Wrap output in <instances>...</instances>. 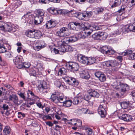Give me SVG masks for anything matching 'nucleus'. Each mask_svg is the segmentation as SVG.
Wrapping results in <instances>:
<instances>
[{
	"label": "nucleus",
	"instance_id": "5701e85b",
	"mask_svg": "<svg viewBox=\"0 0 135 135\" xmlns=\"http://www.w3.org/2000/svg\"><path fill=\"white\" fill-rule=\"evenodd\" d=\"M58 94L57 93L55 92L53 93L51 95L50 99L53 102L56 103H57V100Z\"/></svg>",
	"mask_w": 135,
	"mask_h": 135
},
{
	"label": "nucleus",
	"instance_id": "4d7b16f0",
	"mask_svg": "<svg viewBox=\"0 0 135 135\" xmlns=\"http://www.w3.org/2000/svg\"><path fill=\"white\" fill-rule=\"evenodd\" d=\"M135 4V2L134 0H132L131 2L128 3L127 6L129 7H131Z\"/></svg>",
	"mask_w": 135,
	"mask_h": 135
},
{
	"label": "nucleus",
	"instance_id": "f257e3e1",
	"mask_svg": "<svg viewBox=\"0 0 135 135\" xmlns=\"http://www.w3.org/2000/svg\"><path fill=\"white\" fill-rule=\"evenodd\" d=\"M114 88L118 89L119 93L122 95H124L129 89V86L127 84L121 82H119L118 84L116 81L114 82L113 85Z\"/></svg>",
	"mask_w": 135,
	"mask_h": 135
},
{
	"label": "nucleus",
	"instance_id": "864d4df0",
	"mask_svg": "<svg viewBox=\"0 0 135 135\" xmlns=\"http://www.w3.org/2000/svg\"><path fill=\"white\" fill-rule=\"evenodd\" d=\"M91 96L90 94L88 93V94H85L84 97V99L86 101H88L91 98Z\"/></svg>",
	"mask_w": 135,
	"mask_h": 135
},
{
	"label": "nucleus",
	"instance_id": "2f4dec72",
	"mask_svg": "<svg viewBox=\"0 0 135 135\" xmlns=\"http://www.w3.org/2000/svg\"><path fill=\"white\" fill-rule=\"evenodd\" d=\"M11 131V128L8 126H6L3 130V132L6 135H8L9 134Z\"/></svg>",
	"mask_w": 135,
	"mask_h": 135
},
{
	"label": "nucleus",
	"instance_id": "79ce46f5",
	"mask_svg": "<svg viewBox=\"0 0 135 135\" xmlns=\"http://www.w3.org/2000/svg\"><path fill=\"white\" fill-rule=\"evenodd\" d=\"M41 36V32L39 31L35 30V38H38Z\"/></svg>",
	"mask_w": 135,
	"mask_h": 135
},
{
	"label": "nucleus",
	"instance_id": "20e7f679",
	"mask_svg": "<svg viewBox=\"0 0 135 135\" xmlns=\"http://www.w3.org/2000/svg\"><path fill=\"white\" fill-rule=\"evenodd\" d=\"M50 89L49 86L44 81L39 85L38 91L42 94L46 93L48 92V90Z\"/></svg>",
	"mask_w": 135,
	"mask_h": 135
},
{
	"label": "nucleus",
	"instance_id": "7c9ffc66",
	"mask_svg": "<svg viewBox=\"0 0 135 135\" xmlns=\"http://www.w3.org/2000/svg\"><path fill=\"white\" fill-rule=\"evenodd\" d=\"M64 99V96L62 94H58L57 103H60L63 104Z\"/></svg>",
	"mask_w": 135,
	"mask_h": 135
},
{
	"label": "nucleus",
	"instance_id": "2eb2a0df",
	"mask_svg": "<svg viewBox=\"0 0 135 135\" xmlns=\"http://www.w3.org/2000/svg\"><path fill=\"white\" fill-rule=\"evenodd\" d=\"M66 82L72 85L77 86L79 84L78 81L74 78L69 77V79L66 80Z\"/></svg>",
	"mask_w": 135,
	"mask_h": 135
},
{
	"label": "nucleus",
	"instance_id": "412c9836",
	"mask_svg": "<svg viewBox=\"0 0 135 135\" xmlns=\"http://www.w3.org/2000/svg\"><path fill=\"white\" fill-rule=\"evenodd\" d=\"M106 8L103 7H97L94 11L96 15H99L105 11Z\"/></svg>",
	"mask_w": 135,
	"mask_h": 135
},
{
	"label": "nucleus",
	"instance_id": "3c124183",
	"mask_svg": "<svg viewBox=\"0 0 135 135\" xmlns=\"http://www.w3.org/2000/svg\"><path fill=\"white\" fill-rule=\"evenodd\" d=\"M31 64L29 62H23V68H27L28 69V68L30 66Z\"/></svg>",
	"mask_w": 135,
	"mask_h": 135
},
{
	"label": "nucleus",
	"instance_id": "603ef678",
	"mask_svg": "<svg viewBox=\"0 0 135 135\" xmlns=\"http://www.w3.org/2000/svg\"><path fill=\"white\" fill-rule=\"evenodd\" d=\"M111 15L109 13H106L104 16V18L106 20L111 18Z\"/></svg>",
	"mask_w": 135,
	"mask_h": 135
},
{
	"label": "nucleus",
	"instance_id": "f3484780",
	"mask_svg": "<svg viewBox=\"0 0 135 135\" xmlns=\"http://www.w3.org/2000/svg\"><path fill=\"white\" fill-rule=\"evenodd\" d=\"M119 118L122 119L125 121L129 122L131 121L132 119L131 115L127 114H124L121 116L119 117Z\"/></svg>",
	"mask_w": 135,
	"mask_h": 135
},
{
	"label": "nucleus",
	"instance_id": "052dcab7",
	"mask_svg": "<svg viewBox=\"0 0 135 135\" xmlns=\"http://www.w3.org/2000/svg\"><path fill=\"white\" fill-rule=\"evenodd\" d=\"M36 71L35 73V74H36L35 76L38 77V76L41 75V73L39 71L38 69H36Z\"/></svg>",
	"mask_w": 135,
	"mask_h": 135
},
{
	"label": "nucleus",
	"instance_id": "ddd939ff",
	"mask_svg": "<svg viewBox=\"0 0 135 135\" xmlns=\"http://www.w3.org/2000/svg\"><path fill=\"white\" fill-rule=\"evenodd\" d=\"M5 45L8 48V50H10L11 49L10 45L8 43H4L3 44H1L0 45V53H3L6 52L7 50Z\"/></svg>",
	"mask_w": 135,
	"mask_h": 135
},
{
	"label": "nucleus",
	"instance_id": "37998d69",
	"mask_svg": "<svg viewBox=\"0 0 135 135\" xmlns=\"http://www.w3.org/2000/svg\"><path fill=\"white\" fill-rule=\"evenodd\" d=\"M130 103L129 102H124L122 103L121 105L124 108L126 109L127 108L129 105Z\"/></svg>",
	"mask_w": 135,
	"mask_h": 135
},
{
	"label": "nucleus",
	"instance_id": "a878e982",
	"mask_svg": "<svg viewBox=\"0 0 135 135\" xmlns=\"http://www.w3.org/2000/svg\"><path fill=\"white\" fill-rule=\"evenodd\" d=\"M96 58L93 57H87V65H91L95 63L96 61Z\"/></svg>",
	"mask_w": 135,
	"mask_h": 135
},
{
	"label": "nucleus",
	"instance_id": "c85d7f7f",
	"mask_svg": "<svg viewBox=\"0 0 135 135\" xmlns=\"http://www.w3.org/2000/svg\"><path fill=\"white\" fill-rule=\"evenodd\" d=\"M35 30H29L26 32V35L28 37L31 38L35 37Z\"/></svg>",
	"mask_w": 135,
	"mask_h": 135
},
{
	"label": "nucleus",
	"instance_id": "338daca9",
	"mask_svg": "<svg viewBox=\"0 0 135 135\" xmlns=\"http://www.w3.org/2000/svg\"><path fill=\"white\" fill-rule=\"evenodd\" d=\"M126 7H124V6H122L121 7V8L118 11V12L119 13L124 12L125 9Z\"/></svg>",
	"mask_w": 135,
	"mask_h": 135
},
{
	"label": "nucleus",
	"instance_id": "39448f33",
	"mask_svg": "<svg viewBox=\"0 0 135 135\" xmlns=\"http://www.w3.org/2000/svg\"><path fill=\"white\" fill-rule=\"evenodd\" d=\"M101 103L102 104L99 106L98 111L102 117H104L107 114V107L106 104L104 103L103 104L102 103Z\"/></svg>",
	"mask_w": 135,
	"mask_h": 135
},
{
	"label": "nucleus",
	"instance_id": "72a5a7b5",
	"mask_svg": "<svg viewBox=\"0 0 135 135\" xmlns=\"http://www.w3.org/2000/svg\"><path fill=\"white\" fill-rule=\"evenodd\" d=\"M66 70L64 68L59 69V70L58 75L59 76H62L66 74Z\"/></svg>",
	"mask_w": 135,
	"mask_h": 135
},
{
	"label": "nucleus",
	"instance_id": "49530a36",
	"mask_svg": "<svg viewBox=\"0 0 135 135\" xmlns=\"http://www.w3.org/2000/svg\"><path fill=\"white\" fill-rule=\"evenodd\" d=\"M87 134L88 135H94V132L92 129L90 128H87L86 129Z\"/></svg>",
	"mask_w": 135,
	"mask_h": 135
},
{
	"label": "nucleus",
	"instance_id": "c9c22d12",
	"mask_svg": "<svg viewBox=\"0 0 135 135\" xmlns=\"http://www.w3.org/2000/svg\"><path fill=\"white\" fill-rule=\"evenodd\" d=\"M82 101L80 97H76L74 98L73 103L74 104H78L81 103Z\"/></svg>",
	"mask_w": 135,
	"mask_h": 135
},
{
	"label": "nucleus",
	"instance_id": "6e6d98bb",
	"mask_svg": "<svg viewBox=\"0 0 135 135\" xmlns=\"http://www.w3.org/2000/svg\"><path fill=\"white\" fill-rule=\"evenodd\" d=\"M133 24H130L128 25V28L130 31H134L135 30Z\"/></svg>",
	"mask_w": 135,
	"mask_h": 135
},
{
	"label": "nucleus",
	"instance_id": "473e14b6",
	"mask_svg": "<svg viewBox=\"0 0 135 135\" xmlns=\"http://www.w3.org/2000/svg\"><path fill=\"white\" fill-rule=\"evenodd\" d=\"M88 25H86V26H88ZM85 27L86 26H85L83 28L84 29V30L85 31L84 33H85V34L87 36H88L90 35V34L93 31L91 29H90V28L85 29Z\"/></svg>",
	"mask_w": 135,
	"mask_h": 135
},
{
	"label": "nucleus",
	"instance_id": "bb28decb",
	"mask_svg": "<svg viewBox=\"0 0 135 135\" xmlns=\"http://www.w3.org/2000/svg\"><path fill=\"white\" fill-rule=\"evenodd\" d=\"M74 24V25L80 28H83L85 26L88 25V22L85 23L84 24L81 22H79L78 21H76L75 22H73Z\"/></svg>",
	"mask_w": 135,
	"mask_h": 135
},
{
	"label": "nucleus",
	"instance_id": "9b49d317",
	"mask_svg": "<svg viewBox=\"0 0 135 135\" xmlns=\"http://www.w3.org/2000/svg\"><path fill=\"white\" fill-rule=\"evenodd\" d=\"M105 64L107 67H114L119 65V63L115 60L107 61L105 62Z\"/></svg>",
	"mask_w": 135,
	"mask_h": 135
},
{
	"label": "nucleus",
	"instance_id": "13d9d810",
	"mask_svg": "<svg viewBox=\"0 0 135 135\" xmlns=\"http://www.w3.org/2000/svg\"><path fill=\"white\" fill-rule=\"evenodd\" d=\"M74 24L73 22L70 23L68 25V26L69 28L74 29L75 28Z\"/></svg>",
	"mask_w": 135,
	"mask_h": 135
},
{
	"label": "nucleus",
	"instance_id": "a18cd8bd",
	"mask_svg": "<svg viewBox=\"0 0 135 135\" xmlns=\"http://www.w3.org/2000/svg\"><path fill=\"white\" fill-rule=\"evenodd\" d=\"M76 123H74V125L77 127H79L82 125V122L81 120L79 119H76Z\"/></svg>",
	"mask_w": 135,
	"mask_h": 135
},
{
	"label": "nucleus",
	"instance_id": "ea45409f",
	"mask_svg": "<svg viewBox=\"0 0 135 135\" xmlns=\"http://www.w3.org/2000/svg\"><path fill=\"white\" fill-rule=\"evenodd\" d=\"M49 11L52 14L56 15L59 13L58 10L57 8L51 7L49 9Z\"/></svg>",
	"mask_w": 135,
	"mask_h": 135
},
{
	"label": "nucleus",
	"instance_id": "680f3d73",
	"mask_svg": "<svg viewBox=\"0 0 135 135\" xmlns=\"http://www.w3.org/2000/svg\"><path fill=\"white\" fill-rule=\"evenodd\" d=\"M123 53H124V56L127 55L129 56V55L132 53V51L131 50H127L126 52H124Z\"/></svg>",
	"mask_w": 135,
	"mask_h": 135
},
{
	"label": "nucleus",
	"instance_id": "0e129e2a",
	"mask_svg": "<svg viewBox=\"0 0 135 135\" xmlns=\"http://www.w3.org/2000/svg\"><path fill=\"white\" fill-rule=\"evenodd\" d=\"M30 98L31 99L30 100H32L33 101H36L37 100V99H39V98L38 96L34 95L32 96V98Z\"/></svg>",
	"mask_w": 135,
	"mask_h": 135
},
{
	"label": "nucleus",
	"instance_id": "58836bf2",
	"mask_svg": "<svg viewBox=\"0 0 135 135\" xmlns=\"http://www.w3.org/2000/svg\"><path fill=\"white\" fill-rule=\"evenodd\" d=\"M71 103L72 101L70 100H68L65 101L64 100L62 105L64 106L69 107L71 106Z\"/></svg>",
	"mask_w": 135,
	"mask_h": 135
},
{
	"label": "nucleus",
	"instance_id": "6e6552de",
	"mask_svg": "<svg viewBox=\"0 0 135 135\" xmlns=\"http://www.w3.org/2000/svg\"><path fill=\"white\" fill-rule=\"evenodd\" d=\"M13 60L16 67L20 69L23 68V62L22 61L21 59H20L19 57L17 56L15 57Z\"/></svg>",
	"mask_w": 135,
	"mask_h": 135
},
{
	"label": "nucleus",
	"instance_id": "f8f14e48",
	"mask_svg": "<svg viewBox=\"0 0 135 135\" xmlns=\"http://www.w3.org/2000/svg\"><path fill=\"white\" fill-rule=\"evenodd\" d=\"M13 25L9 23L5 24V31L9 32H14L16 31V29L13 27Z\"/></svg>",
	"mask_w": 135,
	"mask_h": 135
},
{
	"label": "nucleus",
	"instance_id": "1a4fd4ad",
	"mask_svg": "<svg viewBox=\"0 0 135 135\" xmlns=\"http://www.w3.org/2000/svg\"><path fill=\"white\" fill-rule=\"evenodd\" d=\"M93 15V12L91 11L85 12L83 13H78V16L79 18H81L82 20H84V18L90 17Z\"/></svg>",
	"mask_w": 135,
	"mask_h": 135
},
{
	"label": "nucleus",
	"instance_id": "5fc2aeb1",
	"mask_svg": "<svg viewBox=\"0 0 135 135\" xmlns=\"http://www.w3.org/2000/svg\"><path fill=\"white\" fill-rule=\"evenodd\" d=\"M55 85L57 87L60 88L61 87H63V85L61 84V83L60 81H57L55 83Z\"/></svg>",
	"mask_w": 135,
	"mask_h": 135
},
{
	"label": "nucleus",
	"instance_id": "4c0bfd02",
	"mask_svg": "<svg viewBox=\"0 0 135 135\" xmlns=\"http://www.w3.org/2000/svg\"><path fill=\"white\" fill-rule=\"evenodd\" d=\"M78 38L75 35L70 37L66 41H68V42H73L77 41Z\"/></svg>",
	"mask_w": 135,
	"mask_h": 135
},
{
	"label": "nucleus",
	"instance_id": "e2e57ef3",
	"mask_svg": "<svg viewBox=\"0 0 135 135\" xmlns=\"http://www.w3.org/2000/svg\"><path fill=\"white\" fill-rule=\"evenodd\" d=\"M6 23H4L3 22H0V28L1 30H5V24Z\"/></svg>",
	"mask_w": 135,
	"mask_h": 135
},
{
	"label": "nucleus",
	"instance_id": "f704fd0d",
	"mask_svg": "<svg viewBox=\"0 0 135 135\" xmlns=\"http://www.w3.org/2000/svg\"><path fill=\"white\" fill-rule=\"evenodd\" d=\"M6 52L4 57L6 59H9L13 57V53L11 52L8 51L7 52Z\"/></svg>",
	"mask_w": 135,
	"mask_h": 135
},
{
	"label": "nucleus",
	"instance_id": "de8ad7c7",
	"mask_svg": "<svg viewBox=\"0 0 135 135\" xmlns=\"http://www.w3.org/2000/svg\"><path fill=\"white\" fill-rule=\"evenodd\" d=\"M81 110L85 114H90V111L89 109L86 108H82Z\"/></svg>",
	"mask_w": 135,
	"mask_h": 135
},
{
	"label": "nucleus",
	"instance_id": "423d86ee",
	"mask_svg": "<svg viewBox=\"0 0 135 135\" xmlns=\"http://www.w3.org/2000/svg\"><path fill=\"white\" fill-rule=\"evenodd\" d=\"M70 33L68 29L66 27H63L57 31L56 34L59 37H64L69 35Z\"/></svg>",
	"mask_w": 135,
	"mask_h": 135
},
{
	"label": "nucleus",
	"instance_id": "a211bd4d",
	"mask_svg": "<svg viewBox=\"0 0 135 135\" xmlns=\"http://www.w3.org/2000/svg\"><path fill=\"white\" fill-rule=\"evenodd\" d=\"M81 78L86 79H89L90 77L88 72L86 70H83L80 73Z\"/></svg>",
	"mask_w": 135,
	"mask_h": 135
},
{
	"label": "nucleus",
	"instance_id": "bf43d9fd",
	"mask_svg": "<svg viewBox=\"0 0 135 135\" xmlns=\"http://www.w3.org/2000/svg\"><path fill=\"white\" fill-rule=\"evenodd\" d=\"M128 59L130 60L135 59V54L132 53L129 55Z\"/></svg>",
	"mask_w": 135,
	"mask_h": 135
},
{
	"label": "nucleus",
	"instance_id": "cd10ccee",
	"mask_svg": "<svg viewBox=\"0 0 135 135\" xmlns=\"http://www.w3.org/2000/svg\"><path fill=\"white\" fill-rule=\"evenodd\" d=\"M43 20V17H42L36 16L34 18V23L35 25H38L42 22Z\"/></svg>",
	"mask_w": 135,
	"mask_h": 135
},
{
	"label": "nucleus",
	"instance_id": "0eeeda50",
	"mask_svg": "<svg viewBox=\"0 0 135 135\" xmlns=\"http://www.w3.org/2000/svg\"><path fill=\"white\" fill-rule=\"evenodd\" d=\"M66 66L69 70L73 72L77 71L79 68V65L76 62H70L66 64Z\"/></svg>",
	"mask_w": 135,
	"mask_h": 135
},
{
	"label": "nucleus",
	"instance_id": "6ab92c4d",
	"mask_svg": "<svg viewBox=\"0 0 135 135\" xmlns=\"http://www.w3.org/2000/svg\"><path fill=\"white\" fill-rule=\"evenodd\" d=\"M17 94L21 98L23 99L25 101H29L31 99L28 93L27 94V96L26 97L25 96V93H22L20 91H19L17 93Z\"/></svg>",
	"mask_w": 135,
	"mask_h": 135
},
{
	"label": "nucleus",
	"instance_id": "c756f323",
	"mask_svg": "<svg viewBox=\"0 0 135 135\" xmlns=\"http://www.w3.org/2000/svg\"><path fill=\"white\" fill-rule=\"evenodd\" d=\"M35 13L36 16H41L43 17L45 12L43 10L41 9H38L36 10Z\"/></svg>",
	"mask_w": 135,
	"mask_h": 135
},
{
	"label": "nucleus",
	"instance_id": "c03bdc74",
	"mask_svg": "<svg viewBox=\"0 0 135 135\" xmlns=\"http://www.w3.org/2000/svg\"><path fill=\"white\" fill-rule=\"evenodd\" d=\"M61 48V47H60L59 48V50H58L56 48H54L52 50L51 49V52L52 53V52H54L55 54H57L60 53V52H62V51H60L61 50H60V48Z\"/></svg>",
	"mask_w": 135,
	"mask_h": 135
},
{
	"label": "nucleus",
	"instance_id": "4be33fe9",
	"mask_svg": "<svg viewBox=\"0 0 135 135\" xmlns=\"http://www.w3.org/2000/svg\"><path fill=\"white\" fill-rule=\"evenodd\" d=\"M56 24L55 22L50 20L48 21L46 24V28L48 29L53 28L56 26Z\"/></svg>",
	"mask_w": 135,
	"mask_h": 135
},
{
	"label": "nucleus",
	"instance_id": "9d476101",
	"mask_svg": "<svg viewBox=\"0 0 135 135\" xmlns=\"http://www.w3.org/2000/svg\"><path fill=\"white\" fill-rule=\"evenodd\" d=\"M77 59L79 62L80 63L87 65V57L84 55L79 54L77 56Z\"/></svg>",
	"mask_w": 135,
	"mask_h": 135
},
{
	"label": "nucleus",
	"instance_id": "7ed1b4c3",
	"mask_svg": "<svg viewBox=\"0 0 135 135\" xmlns=\"http://www.w3.org/2000/svg\"><path fill=\"white\" fill-rule=\"evenodd\" d=\"M100 51L103 53L109 55H113L114 54L115 51L114 49L110 46H104L100 49Z\"/></svg>",
	"mask_w": 135,
	"mask_h": 135
},
{
	"label": "nucleus",
	"instance_id": "69168bd1",
	"mask_svg": "<svg viewBox=\"0 0 135 135\" xmlns=\"http://www.w3.org/2000/svg\"><path fill=\"white\" fill-rule=\"evenodd\" d=\"M91 36L95 40H98V39L97 33H94Z\"/></svg>",
	"mask_w": 135,
	"mask_h": 135
},
{
	"label": "nucleus",
	"instance_id": "dca6fc26",
	"mask_svg": "<svg viewBox=\"0 0 135 135\" xmlns=\"http://www.w3.org/2000/svg\"><path fill=\"white\" fill-rule=\"evenodd\" d=\"M60 50L64 53L67 52H71L73 51V48L69 45H64L61 46Z\"/></svg>",
	"mask_w": 135,
	"mask_h": 135
},
{
	"label": "nucleus",
	"instance_id": "8fccbe9b",
	"mask_svg": "<svg viewBox=\"0 0 135 135\" xmlns=\"http://www.w3.org/2000/svg\"><path fill=\"white\" fill-rule=\"evenodd\" d=\"M25 117V114L22 112H19L18 113V118L21 119Z\"/></svg>",
	"mask_w": 135,
	"mask_h": 135
},
{
	"label": "nucleus",
	"instance_id": "b1692460",
	"mask_svg": "<svg viewBox=\"0 0 135 135\" xmlns=\"http://www.w3.org/2000/svg\"><path fill=\"white\" fill-rule=\"evenodd\" d=\"M88 93L91 97L98 98L99 95V94L97 91L92 89L89 90Z\"/></svg>",
	"mask_w": 135,
	"mask_h": 135
},
{
	"label": "nucleus",
	"instance_id": "4468645a",
	"mask_svg": "<svg viewBox=\"0 0 135 135\" xmlns=\"http://www.w3.org/2000/svg\"><path fill=\"white\" fill-rule=\"evenodd\" d=\"M94 75L96 77L98 78L99 80L102 82L105 81L106 79V76L100 72H97L95 73Z\"/></svg>",
	"mask_w": 135,
	"mask_h": 135
},
{
	"label": "nucleus",
	"instance_id": "774afa93",
	"mask_svg": "<svg viewBox=\"0 0 135 135\" xmlns=\"http://www.w3.org/2000/svg\"><path fill=\"white\" fill-rule=\"evenodd\" d=\"M78 37L79 38H85L86 37V36L84 35L83 33H80L78 35Z\"/></svg>",
	"mask_w": 135,
	"mask_h": 135
},
{
	"label": "nucleus",
	"instance_id": "e433bc0d",
	"mask_svg": "<svg viewBox=\"0 0 135 135\" xmlns=\"http://www.w3.org/2000/svg\"><path fill=\"white\" fill-rule=\"evenodd\" d=\"M121 0H115L114 3L111 6V8H115L119 6L121 4Z\"/></svg>",
	"mask_w": 135,
	"mask_h": 135
},
{
	"label": "nucleus",
	"instance_id": "aec40b11",
	"mask_svg": "<svg viewBox=\"0 0 135 135\" xmlns=\"http://www.w3.org/2000/svg\"><path fill=\"white\" fill-rule=\"evenodd\" d=\"M99 39L101 40H105L107 37V34L104 32H99L97 33Z\"/></svg>",
	"mask_w": 135,
	"mask_h": 135
},
{
	"label": "nucleus",
	"instance_id": "393cba45",
	"mask_svg": "<svg viewBox=\"0 0 135 135\" xmlns=\"http://www.w3.org/2000/svg\"><path fill=\"white\" fill-rule=\"evenodd\" d=\"M88 26H86L85 29H88L89 28L91 29L93 31L95 30H98L100 28V27L97 25H94L92 26H90L89 23Z\"/></svg>",
	"mask_w": 135,
	"mask_h": 135
},
{
	"label": "nucleus",
	"instance_id": "f03ea898",
	"mask_svg": "<svg viewBox=\"0 0 135 135\" xmlns=\"http://www.w3.org/2000/svg\"><path fill=\"white\" fill-rule=\"evenodd\" d=\"M8 98L9 101L12 102L16 106H18L20 105L23 102V100H19L18 96L15 94L10 95Z\"/></svg>",
	"mask_w": 135,
	"mask_h": 135
},
{
	"label": "nucleus",
	"instance_id": "09e8293b",
	"mask_svg": "<svg viewBox=\"0 0 135 135\" xmlns=\"http://www.w3.org/2000/svg\"><path fill=\"white\" fill-rule=\"evenodd\" d=\"M33 48L36 51H38L40 49L43 48V47L41 45H35L33 46Z\"/></svg>",
	"mask_w": 135,
	"mask_h": 135
},
{
	"label": "nucleus",
	"instance_id": "a19ab883",
	"mask_svg": "<svg viewBox=\"0 0 135 135\" xmlns=\"http://www.w3.org/2000/svg\"><path fill=\"white\" fill-rule=\"evenodd\" d=\"M26 71L28 73H29L30 74L33 76H36V74H35L36 71V70H34L33 68H31L27 69Z\"/></svg>",
	"mask_w": 135,
	"mask_h": 135
}]
</instances>
